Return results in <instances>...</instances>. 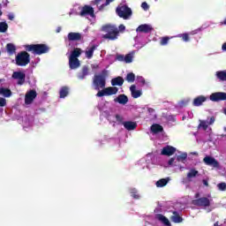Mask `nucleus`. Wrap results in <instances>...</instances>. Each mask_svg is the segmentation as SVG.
I'll list each match as a JSON object with an SVG mask.
<instances>
[{
	"label": "nucleus",
	"mask_w": 226,
	"mask_h": 226,
	"mask_svg": "<svg viewBox=\"0 0 226 226\" xmlns=\"http://www.w3.org/2000/svg\"><path fill=\"white\" fill-rule=\"evenodd\" d=\"M0 107H6V99L0 97Z\"/></svg>",
	"instance_id": "obj_47"
},
{
	"label": "nucleus",
	"mask_w": 226,
	"mask_h": 226,
	"mask_svg": "<svg viewBox=\"0 0 226 226\" xmlns=\"http://www.w3.org/2000/svg\"><path fill=\"white\" fill-rule=\"evenodd\" d=\"M68 91H70V88L68 87H64L60 89V98H66L68 96Z\"/></svg>",
	"instance_id": "obj_38"
},
{
	"label": "nucleus",
	"mask_w": 226,
	"mask_h": 226,
	"mask_svg": "<svg viewBox=\"0 0 226 226\" xmlns=\"http://www.w3.org/2000/svg\"><path fill=\"white\" fill-rule=\"evenodd\" d=\"M107 77H109V72L104 70L101 74H95L93 79V84L95 91H101L105 88L107 84Z\"/></svg>",
	"instance_id": "obj_2"
},
{
	"label": "nucleus",
	"mask_w": 226,
	"mask_h": 226,
	"mask_svg": "<svg viewBox=\"0 0 226 226\" xmlns=\"http://www.w3.org/2000/svg\"><path fill=\"white\" fill-rule=\"evenodd\" d=\"M79 15L80 17H91V19H94V9L89 5H85L81 8Z\"/></svg>",
	"instance_id": "obj_9"
},
{
	"label": "nucleus",
	"mask_w": 226,
	"mask_h": 226,
	"mask_svg": "<svg viewBox=\"0 0 226 226\" xmlns=\"http://www.w3.org/2000/svg\"><path fill=\"white\" fill-rule=\"evenodd\" d=\"M25 49L27 52H33V54H36L37 56H41V54H47L49 52V46L45 44L25 45Z\"/></svg>",
	"instance_id": "obj_3"
},
{
	"label": "nucleus",
	"mask_w": 226,
	"mask_h": 226,
	"mask_svg": "<svg viewBox=\"0 0 226 226\" xmlns=\"http://www.w3.org/2000/svg\"><path fill=\"white\" fill-rule=\"evenodd\" d=\"M124 29H126L124 25H120L118 28L115 25H105L102 27L103 33H106V34L102 35V38L114 41L119 38V31L123 32Z\"/></svg>",
	"instance_id": "obj_1"
},
{
	"label": "nucleus",
	"mask_w": 226,
	"mask_h": 226,
	"mask_svg": "<svg viewBox=\"0 0 226 226\" xmlns=\"http://www.w3.org/2000/svg\"><path fill=\"white\" fill-rule=\"evenodd\" d=\"M56 33H61V26H58V27L56 28Z\"/></svg>",
	"instance_id": "obj_57"
},
{
	"label": "nucleus",
	"mask_w": 226,
	"mask_h": 226,
	"mask_svg": "<svg viewBox=\"0 0 226 226\" xmlns=\"http://www.w3.org/2000/svg\"><path fill=\"white\" fill-rule=\"evenodd\" d=\"M98 109H99V110H101L102 112H107V110H109V102H107V101L102 102L98 105Z\"/></svg>",
	"instance_id": "obj_35"
},
{
	"label": "nucleus",
	"mask_w": 226,
	"mask_h": 226,
	"mask_svg": "<svg viewBox=\"0 0 226 226\" xmlns=\"http://www.w3.org/2000/svg\"><path fill=\"white\" fill-rule=\"evenodd\" d=\"M224 114L226 115V109H224Z\"/></svg>",
	"instance_id": "obj_63"
},
{
	"label": "nucleus",
	"mask_w": 226,
	"mask_h": 226,
	"mask_svg": "<svg viewBox=\"0 0 226 226\" xmlns=\"http://www.w3.org/2000/svg\"><path fill=\"white\" fill-rule=\"evenodd\" d=\"M180 170H185V167H180Z\"/></svg>",
	"instance_id": "obj_59"
},
{
	"label": "nucleus",
	"mask_w": 226,
	"mask_h": 226,
	"mask_svg": "<svg viewBox=\"0 0 226 226\" xmlns=\"http://www.w3.org/2000/svg\"><path fill=\"white\" fill-rule=\"evenodd\" d=\"M203 183L206 186H207V181L204 180Z\"/></svg>",
	"instance_id": "obj_58"
},
{
	"label": "nucleus",
	"mask_w": 226,
	"mask_h": 226,
	"mask_svg": "<svg viewBox=\"0 0 226 226\" xmlns=\"http://www.w3.org/2000/svg\"><path fill=\"white\" fill-rule=\"evenodd\" d=\"M114 102L120 103V105H126L128 103V97L124 94H120L115 98Z\"/></svg>",
	"instance_id": "obj_22"
},
{
	"label": "nucleus",
	"mask_w": 226,
	"mask_h": 226,
	"mask_svg": "<svg viewBox=\"0 0 226 226\" xmlns=\"http://www.w3.org/2000/svg\"><path fill=\"white\" fill-rule=\"evenodd\" d=\"M206 100H207V97L200 95L193 100L192 105L194 107H200V105H202Z\"/></svg>",
	"instance_id": "obj_21"
},
{
	"label": "nucleus",
	"mask_w": 226,
	"mask_h": 226,
	"mask_svg": "<svg viewBox=\"0 0 226 226\" xmlns=\"http://www.w3.org/2000/svg\"><path fill=\"white\" fill-rule=\"evenodd\" d=\"M133 62V54H127L124 58V63L130 64Z\"/></svg>",
	"instance_id": "obj_42"
},
{
	"label": "nucleus",
	"mask_w": 226,
	"mask_h": 226,
	"mask_svg": "<svg viewBox=\"0 0 226 226\" xmlns=\"http://www.w3.org/2000/svg\"><path fill=\"white\" fill-rule=\"evenodd\" d=\"M197 176H199V171L195 169H191L187 173V180L193 181V178L197 177Z\"/></svg>",
	"instance_id": "obj_24"
},
{
	"label": "nucleus",
	"mask_w": 226,
	"mask_h": 226,
	"mask_svg": "<svg viewBox=\"0 0 226 226\" xmlns=\"http://www.w3.org/2000/svg\"><path fill=\"white\" fill-rule=\"evenodd\" d=\"M69 66L71 70H77L80 67V61L79 58H69Z\"/></svg>",
	"instance_id": "obj_19"
},
{
	"label": "nucleus",
	"mask_w": 226,
	"mask_h": 226,
	"mask_svg": "<svg viewBox=\"0 0 226 226\" xmlns=\"http://www.w3.org/2000/svg\"><path fill=\"white\" fill-rule=\"evenodd\" d=\"M0 94L4 98H10L11 96V90L10 88L0 87Z\"/></svg>",
	"instance_id": "obj_30"
},
{
	"label": "nucleus",
	"mask_w": 226,
	"mask_h": 226,
	"mask_svg": "<svg viewBox=\"0 0 226 226\" xmlns=\"http://www.w3.org/2000/svg\"><path fill=\"white\" fill-rule=\"evenodd\" d=\"M101 1H102V0H95V1L94 2V4H96V5L98 6V4H100Z\"/></svg>",
	"instance_id": "obj_55"
},
{
	"label": "nucleus",
	"mask_w": 226,
	"mask_h": 226,
	"mask_svg": "<svg viewBox=\"0 0 226 226\" xmlns=\"http://www.w3.org/2000/svg\"><path fill=\"white\" fill-rule=\"evenodd\" d=\"M96 50V45H93V46H89L87 50H86V56L87 57V59H91V57H93V54L94 53V51Z\"/></svg>",
	"instance_id": "obj_28"
},
{
	"label": "nucleus",
	"mask_w": 226,
	"mask_h": 226,
	"mask_svg": "<svg viewBox=\"0 0 226 226\" xmlns=\"http://www.w3.org/2000/svg\"><path fill=\"white\" fill-rule=\"evenodd\" d=\"M130 91L132 98H140L142 96V90L137 89L135 85L131 86Z\"/></svg>",
	"instance_id": "obj_16"
},
{
	"label": "nucleus",
	"mask_w": 226,
	"mask_h": 226,
	"mask_svg": "<svg viewBox=\"0 0 226 226\" xmlns=\"http://www.w3.org/2000/svg\"><path fill=\"white\" fill-rule=\"evenodd\" d=\"M117 13L121 19L128 20V19L132 17V9H130L127 5L120 4L117 8Z\"/></svg>",
	"instance_id": "obj_5"
},
{
	"label": "nucleus",
	"mask_w": 226,
	"mask_h": 226,
	"mask_svg": "<svg viewBox=\"0 0 226 226\" xmlns=\"http://www.w3.org/2000/svg\"><path fill=\"white\" fill-rule=\"evenodd\" d=\"M117 91H119V88L116 87H108L99 90L96 96L97 98H102L103 96H113V94H117Z\"/></svg>",
	"instance_id": "obj_6"
},
{
	"label": "nucleus",
	"mask_w": 226,
	"mask_h": 226,
	"mask_svg": "<svg viewBox=\"0 0 226 226\" xmlns=\"http://www.w3.org/2000/svg\"><path fill=\"white\" fill-rule=\"evenodd\" d=\"M224 132H226V127H224Z\"/></svg>",
	"instance_id": "obj_64"
},
{
	"label": "nucleus",
	"mask_w": 226,
	"mask_h": 226,
	"mask_svg": "<svg viewBox=\"0 0 226 226\" xmlns=\"http://www.w3.org/2000/svg\"><path fill=\"white\" fill-rule=\"evenodd\" d=\"M171 222H173V223H181L183 222V217H181L179 213L174 211L171 215Z\"/></svg>",
	"instance_id": "obj_23"
},
{
	"label": "nucleus",
	"mask_w": 226,
	"mask_h": 226,
	"mask_svg": "<svg viewBox=\"0 0 226 226\" xmlns=\"http://www.w3.org/2000/svg\"><path fill=\"white\" fill-rule=\"evenodd\" d=\"M169 181H170V178L169 177L162 178L155 183V186L157 188H163V186H167V185L169 184Z\"/></svg>",
	"instance_id": "obj_25"
},
{
	"label": "nucleus",
	"mask_w": 226,
	"mask_h": 226,
	"mask_svg": "<svg viewBox=\"0 0 226 226\" xmlns=\"http://www.w3.org/2000/svg\"><path fill=\"white\" fill-rule=\"evenodd\" d=\"M147 112H148V114H150L151 116H153V117H156V115L154 114V109H153V108H148V109H147Z\"/></svg>",
	"instance_id": "obj_50"
},
{
	"label": "nucleus",
	"mask_w": 226,
	"mask_h": 226,
	"mask_svg": "<svg viewBox=\"0 0 226 226\" xmlns=\"http://www.w3.org/2000/svg\"><path fill=\"white\" fill-rule=\"evenodd\" d=\"M124 58H125V56H123V55H118L117 56V61H121V62H124Z\"/></svg>",
	"instance_id": "obj_51"
},
{
	"label": "nucleus",
	"mask_w": 226,
	"mask_h": 226,
	"mask_svg": "<svg viewBox=\"0 0 226 226\" xmlns=\"http://www.w3.org/2000/svg\"><path fill=\"white\" fill-rule=\"evenodd\" d=\"M177 38H182L183 41H190V36L188 34H180L177 35Z\"/></svg>",
	"instance_id": "obj_41"
},
{
	"label": "nucleus",
	"mask_w": 226,
	"mask_h": 226,
	"mask_svg": "<svg viewBox=\"0 0 226 226\" xmlns=\"http://www.w3.org/2000/svg\"><path fill=\"white\" fill-rule=\"evenodd\" d=\"M211 102H222L226 100V93L223 92H216L210 95Z\"/></svg>",
	"instance_id": "obj_13"
},
{
	"label": "nucleus",
	"mask_w": 226,
	"mask_h": 226,
	"mask_svg": "<svg viewBox=\"0 0 226 226\" xmlns=\"http://www.w3.org/2000/svg\"><path fill=\"white\" fill-rule=\"evenodd\" d=\"M3 15V11H0V16Z\"/></svg>",
	"instance_id": "obj_60"
},
{
	"label": "nucleus",
	"mask_w": 226,
	"mask_h": 226,
	"mask_svg": "<svg viewBox=\"0 0 226 226\" xmlns=\"http://www.w3.org/2000/svg\"><path fill=\"white\" fill-rule=\"evenodd\" d=\"M80 54H82V50L79 48H76L70 55L69 59H79L80 57Z\"/></svg>",
	"instance_id": "obj_29"
},
{
	"label": "nucleus",
	"mask_w": 226,
	"mask_h": 226,
	"mask_svg": "<svg viewBox=\"0 0 226 226\" xmlns=\"http://www.w3.org/2000/svg\"><path fill=\"white\" fill-rule=\"evenodd\" d=\"M169 43V37H163L161 41V45H167Z\"/></svg>",
	"instance_id": "obj_48"
},
{
	"label": "nucleus",
	"mask_w": 226,
	"mask_h": 226,
	"mask_svg": "<svg viewBox=\"0 0 226 226\" xmlns=\"http://www.w3.org/2000/svg\"><path fill=\"white\" fill-rule=\"evenodd\" d=\"M129 192L131 193V197H132V199H134L135 200H139V199L142 198V196L140 195V193H139V191L136 188H131Z\"/></svg>",
	"instance_id": "obj_26"
},
{
	"label": "nucleus",
	"mask_w": 226,
	"mask_h": 226,
	"mask_svg": "<svg viewBox=\"0 0 226 226\" xmlns=\"http://www.w3.org/2000/svg\"><path fill=\"white\" fill-rule=\"evenodd\" d=\"M217 188H218V190H220V192H225L226 191V184L220 183L217 185Z\"/></svg>",
	"instance_id": "obj_44"
},
{
	"label": "nucleus",
	"mask_w": 226,
	"mask_h": 226,
	"mask_svg": "<svg viewBox=\"0 0 226 226\" xmlns=\"http://www.w3.org/2000/svg\"><path fill=\"white\" fill-rule=\"evenodd\" d=\"M222 50L226 51V42L222 44Z\"/></svg>",
	"instance_id": "obj_56"
},
{
	"label": "nucleus",
	"mask_w": 226,
	"mask_h": 226,
	"mask_svg": "<svg viewBox=\"0 0 226 226\" xmlns=\"http://www.w3.org/2000/svg\"><path fill=\"white\" fill-rule=\"evenodd\" d=\"M8 19H9V20H13V19H15V14H13V13H9V14H8Z\"/></svg>",
	"instance_id": "obj_52"
},
{
	"label": "nucleus",
	"mask_w": 226,
	"mask_h": 226,
	"mask_svg": "<svg viewBox=\"0 0 226 226\" xmlns=\"http://www.w3.org/2000/svg\"><path fill=\"white\" fill-rule=\"evenodd\" d=\"M88 74V69L87 67H83L81 72L78 73V79H79V80H84V79H86V77H87Z\"/></svg>",
	"instance_id": "obj_34"
},
{
	"label": "nucleus",
	"mask_w": 226,
	"mask_h": 226,
	"mask_svg": "<svg viewBox=\"0 0 226 226\" xmlns=\"http://www.w3.org/2000/svg\"><path fill=\"white\" fill-rule=\"evenodd\" d=\"M115 119H116L117 124H123V123H124L123 117H121L119 115H116Z\"/></svg>",
	"instance_id": "obj_45"
},
{
	"label": "nucleus",
	"mask_w": 226,
	"mask_h": 226,
	"mask_svg": "<svg viewBox=\"0 0 226 226\" xmlns=\"http://www.w3.org/2000/svg\"><path fill=\"white\" fill-rule=\"evenodd\" d=\"M141 8H143L145 10V11H147V10H149V5L147 4V3L143 2L141 4Z\"/></svg>",
	"instance_id": "obj_49"
},
{
	"label": "nucleus",
	"mask_w": 226,
	"mask_h": 226,
	"mask_svg": "<svg viewBox=\"0 0 226 226\" xmlns=\"http://www.w3.org/2000/svg\"><path fill=\"white\" fill-rule=\"evenodd\" d=\"M149 163H151V154H147L145 158L138 162V165H139L141 169H149Z\"/></svg>",
	"instance_id": "obj_14"
},
{
	"label": "nucleus",
	"mask_w": 226,
	"mask_h": 226,
	"mask_svg": "<svg viewBox=\"0 0 226 226\" xmlns=\"http://www.w3.org/2000/svg\"><path fill=\"white\" fill-rule=\"evenodd\" d=\"M156 218L159 220V222H162L166 226H170V221L167 217H165L163 215H157Z\"/></svg>",
	"instance_id": "obj_33"
},
{
	"label": "nucleus",
	"mask_w": 226,
	"mask_h": 226,
	"mask_svg": "<svg viewBox=\"0 0 226 226\" xmlns=\"http://www.w3.org/2000/svg\"><path fill=\"white\" fill-rule=\"evenodd\" d=\"M136 80L139 84H142V86H146V84H147L142 76H137Z\"/></svg>",
	"instance_id": "obj_43"
},
{
	"label": "nucleus",
	"mask_w": 226,
	"mask_h": 226,
	"mask_svg": "<svg viewBox=\"0 0 226 226\" xmlns=\"http://www.w3.org/2000/svg\"><path fill=\"white\" fill-rule=\"evenodd\" d=\"M8 31V23L0 22V33H6Z\"/></svg>",
	"instance_id": "obj_40"
},
{
	"label": "nucleus",
	"mask_w": 226,
	"mask_h": 226,
	"mask_svg": "<svg viewBox=\"0 0 226 226\" xmlns=\"http://www.w3.org/2000/svg\"><path fill=\"white\" fill-rule=\"evenodd\" d=\"M215 76L219 80H222V82H226V70L224 71H217L215 72Z\"/></svg>",
	"instance_id": "obj_31"
},
{
	"label": "nucleus",
	"mask_w": 226,
	"mask_h": 226,
	"mask_svg": "<svg viewBox=\"0 0 226 226\" xmlns=\"http://www.w3.org/2000/svg\"><path fill=\"white\" fill-rule=\"evenodd\" d=\"M204 163H206V165H209L210 167H214V169H222L220 167V162H218V161H216V159H215L214 157L211 156H206L203 159Z\"/></svg>",
	"instance_id": "obj_12"
},
{
	"label": "nucleus",
	"mask_w": 226,
	"mask_h": 226,
	"mask_svg": "<svg viewBox=\"0 0 226 226\" xmlns=\"http://www.w3.org/2000/svg\"><path fill=\"white\" fill-rule=\"evenodd\" d=\"M188 158V154L185 152H180L179 155H177V162H181L185 163V160Z\"/></svg>",
	"instance_id": "obj_37"
},
{
	"label": "nucleus",
	"mask_w": 226,
	"mask_h": 226,
	"mask_svg": "<svg viewBox=\"0 0 226 226\" xmlns=\"http://www.w3.org/2000/svg\"><path fill=\"white\" fill-rule=\"evenodd\" d=\"M123 84H124V79H123V77H117L115 79H111V86H123Z\"/></svg>",
	"instance_id": "obj_27"
},
{
	"label": "nucleus",
	"mask_w": 226,
	"mask_h": 226,
	"mask_svg": "<svg viewBox=\"0 0 226 226\" xmlns=\"http://www.w3.org/2000/svg\"><path fill=\"white\" fill-rule=\"evenodd\" d=\"M112 1H114V0H106L104 6H108V4H110V3H112Z\"/></svg>",
	"instance_id": "obj_54"
},
{
	"label": "nucleus",
	"mask_w": 226,
	"mask_h": 226,
	"mask_svg": "<svg viewBox=\"0 0 226 226\" xmlns=\"http://www.w3.org/2000/svg\"><path fill=\"white\" fill-rule=\"evenodd\" d=\"M168 164L170 165V167H177V164L176 163V159L171 158Z\"/></svg>",
	"instance_id": "obj_46"
},
{
	"label": "nucleus",
	"mask_w": 226,
	"mask_h": 226,
	"mask_svg": "<svg viewBox=\"0 0 226 226\" xmlns=\"http://www.w3.org/2000/svg\"><path fill=\"white\" fill-rule=\"evenodd\" d=\"M30 61V56L26 51H22L16 56V64L18 66H27Z\"/></svg>",
	"instance_id": "obj_4"
},
{
	"label": "nucleus",
	"mask_w": 226,
	"mask_h": 226,
	"mask_svg": "<svg viewBox=\"0 0 226 226\" xmlns=\"http://www.w3.org/2000/svg\"><path fill=\"white\" fill-rule=\"evenodd\" d=\"M215 121H216L215 117H207V120L200 119L198 128L206 131L207 128H209V126H211V124H215Z\"/></svg>",
	"instance_id": "obj_7"
},
{
	"label": "nucleus",
	"mask_w": 226,
	"mask_h": 226,
	"mask_svg": "<svg viewBox=\"0 0 226 226\" xmlns=\"http://www.w3.org/2000/svg\"><path fill=\"white\" fill-rule=\"evenodd\" d=\"M152 133H160V132H163V127L158 124H153L151 126Z\"/></svg>",
	"instance_id": "obj_36"
},
{
	"label": "nucleus",
	"mask_w": 226,
	"mask_h": 226,
	"mask_svg": "<svg viewBox=\"0 0 226 226\" xmlns=\"http://www.w3.org/2000/svg\"><path fill=\"white\" fill-rule=\"evenodd\" d=\"M209 212H211V209H208V210H207V213H209Z\"/></svg>",
	"instance_id": "obj_61"
},
{
	"label": "nucleus",
	"mask_w": 226,
	"mask_h": 226,
	"mask_svg": "<svg viewBox=\"0 0 226 226\" xmlns=\"http://www.w3.org/2000/svg\"><path fill=\"white\" fill-rule=\"evenodd\" d=\"M81 38L82 34H80V33L71 32L67 35V39L69 40V41H79V40H80Z\"/></svg>",
	"instance_id": "obj_20"
},
{
	"label": "nucleus",
	"mask_w": 226,
	"mask_h": 226,
	"mask_svg": "<svg viewBox=\"0 0 226 226\" xmlns=\"http://www.w3.org/2000/svg\"><path fill=\"white\" fill-rule=\"evenodd\" d=\"M12 79H14V80H18L17 84L19 86H22L26 82V73L23 72H14L12 73Z\"/></svg>",
	"instance_id": "obj_11"
},
{
	"label": "nucleus",
	"mask_w": 226,
	"mask_h": 226,
	"mask_svg": "<svg viewBox=\"0 0 226 226\" xmlns=\"http://www.w3.org/2000/svg\"><path fill=\"white\" fill-rule=\"evenodd\" d=\"M190 101L186 100V101H182L179 102L180 107H183L184 105H186V103H188Z\"/></svg>",
	"instance_id": "obj_53"
},
{
	"label": "nucleus",
	"mask_w": 226,
	"mask_h": 226,
	"mask_svg": "<svg viewBox=\"0 0 226 226\" xmlns=\"http://www.w3.org/2000/svg\"><path fill=\"white\" fill-rule=\"evenodd\" d=\"M38 94H36V90H29L25 94V104L31 105L33 102L36 99Z\"/></svg>",
	"instance_id": "obj_10"
},
{
	"label": "nucleus",
	"mask_w": 226,
	"mask_h": 226,
	"mask_svg": "<svg viewBox=\"0 0 226 226\" xmlns=\"http://www.w3.org/2000/svg\"><path fill=\"white\" fill-rule=\"evenodd\" d=\"M176 153V147L167 146L162 148L161 154H163L165 156H172Z\"/></svg>",
	"instance_id": "obj_15"
},
{
	"label": "nucleus",
	"mask_w": 226,
	"mask_h": 226,
	"mask_svg": "<svg viewBox=\"0 0 226 226\" xmlns=\"http://www.w3.org/2000/svg\"><path fill=\"white\" fill-rule=\"evenodd\" d=\"M192 154H197V152L192 153Z\"/></svg>",
	"instance_id": "obj_62"
},
{
	"label": "nucleus",
	"mask_w": 226,
	"mask_h": 226,
	"mask_svg": "<svg viewBox=\"0 0 226 226\" xmlns=\"http://www.w3.org/2000/svg\"><path fill=\"white\" fill-rule=\"evenodd\" d=\"M192 204L194 206H199L200 207H209V206H211V200L206 197H203L192 200Z\"/></svg>",
	"instance_id": "obj_8"
},
{
	"label": "nucleus",
	"mask_w": 226,
	"mask_h": 226,
	"mask_svg": "<svg viewBox=\"0 0 226 226\" xmlns=\"http://www.w3.org/2000/svg\"><path fill=\"white\" fill-rule=\"evenodd\" d=\"M124 128L128 132H133L137 128V123L132 121H125L123 123Z\"/></svg>",
	"instance_id": "obj_17"
},
{
	"label": "nucleus",
	"mask_w": 226,
	"mask_h": 226,
	"mask_svg": "<svg viewBox=\"0 0 226 226\" xmlns=\"http://www.w3.org/2000/svg\"><path fill=\"white\" fill-rule=\"evenodd\" d=\"M6 50L9 56H13V54H15V52L17 51V48L14 46L13 43H8L6 45Z\"/></svg>",
	"instance_id": "obj_32"
},
{
	"label": "nucleus",
	"mask_w": 226,
	"mask_h": 226,
	"mask_svg": "<svg viewBox=\"0 0 226 226\" xmlns=\"http://www.w3.org/2000/svg\"><path fill=\"white\" fill-rule=\"evenodd\" d=\"M125 80L129 83L135 82V74L133 72H130L127 74Z\"/></svg>",
	"instance_id": "obj_39"
},
{
	"label": "nucleus",
	"mask_w": 226,
	"mask_h": 226,
	"mask_svg": "<svg viewBox=\"0 0 226 226\" xmlns=\"http://www.w3.org/2000/svg\"><path fill=\"white\" fill-rule=\"evenodd\" d=\"M137 33H151L153 31V26L151 25L144 24L138 26L136 29Z\"/></svg>",
	"instance_id": "obj_18"
}]
</instances>
